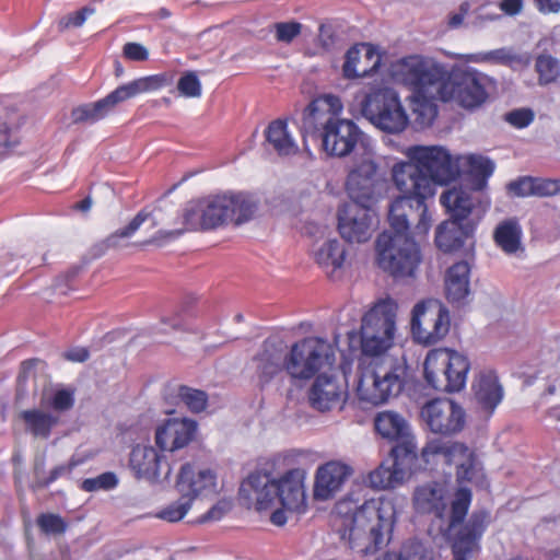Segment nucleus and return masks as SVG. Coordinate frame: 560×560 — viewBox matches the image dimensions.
Masks as SVG:
<instances>
[{"mask_svg":"<svg viewBox=\"0 0 560 560\" xmlns=\"http://www.w3.org/2000/svg\"><path fill=\"white\" fill-rule=\"evenodd\" d=\"M408 161H400L390 170L394 187L399 191L395 199L419 212L416 234L425 235L431 226L427 200L433 198L436 186H444L459 177L458 155H452L443 145H411L405 151Z\"/></svg>","mask_w":560,"mask_h":560,"instance_id":"1","label":"nucleus"},{"mask_svg":"<svg viewBox=\"0 0 560 560\" xmlns=\"http://www.w3.org/2000/svg\"><path fill=\"white\" fill-rule=\"evenodd\" d=\"M395 522V506L384 497L360 502L352 494L339 500L332 526L351 550L361 556L376 553L389 540Z\"/></svg>","mask_w":560,"mask_h":560,"instance_id":"2","label":"nucleus"},{"mask_svg":"<svg viewBox=\"0 0 560 560\" xmlns=\"http://www.w3.org/2000/svg\"><path fill=\"white\" fill-rule=\"evenodd\" d=\"M310 454L289 451L273 455L261 470L252 472L243 482L241 491H250L256 510L271 509L279 502L288 511L302 512L305 506L306 469L301 467Z\"/></svg>","mask_w":560,"mask_h":560,"instance_id":"3","label":"nucleus"},{"mask_svg":"<svg viewBox=\"0 0 560 560\" xmlns=\"http://www.w3.org/2000/svg\"><path fill=\"white\" fill-rule=\"evenodd\" d=\"M371 338L361 329L362 369L357 394L360 400L381 405L397 397L407 383V363L404 357H394L387 350L394 337L374 331Z\"/></svg>","mask_w":560,"mask_h":560,"instance_id":"4","label":"nucleus"},{"mask_svg":"<svg viewBox=\"0 0 560 560\" xmlns=\"http://www.w3.org/2000/svg\"><path fill=\"white\" fill-rule=\"evenodd\" d=\"M392 73L396 81L411 89L409 98L419 124L430 126L438 114L435 102L442 101L443 66L431 58L412 55L394 63Z\"/></svg>","mask_w":560,"mask_h":560,"instance_id":"5","label":"nucleus"},{"mask_svg":"<svg viewBox=\"0 0 560 560\" xmlns=\"http://www.w3.org/2000/svg\"><path fill=\"white\" fill-rule=\"evenodd\" d=\"M407 207L402 199L392 201L389 230L376 240L378 267L395 278L412 277L421 261L420 248L411 237Z\"/></svg>","mask_w":560,"mask_h":560,"instance_id":"6","label":"nucleus"},{"mask_svg":"<svg viewBox=\"0 0 560 560\" xmlns=\"http://www.w3.org/2000/svg\"><path fill=\"white\" fill-rule=\"evenodd\" d=\"M172 82L173 77L166 72L136 79L119 85L104 98L73 108L72 120L75 124H95L113 113L118 104L142 93L159 91Z\"/></svg>","mask_w":560,"mask_h":560,"instance_id":"7","label":"nucleus"},{"mask_svg":"<svg viewBox=\"0 0 560 560\" xmlns=\"http://www.w3.org/2000/svg\"><path fill=\"white\" fill-rule=\"evenodd\" d=\"M359 104L362 116L386 133H400L409 125V117L398 93L387 85L370 86Z\"/></svg>","mask_w":560,"mask_h":560,"instance_id":"8","label":"nucleus"},{"mask_svg":"<svg viewBox=\"0 0 560 560\" xmlns=\"http://www.w3.org/2000/svg\"><path fill=\"white\" fill-rule=\"evenodd\" d=\"M387 179L376 153L366 148L362 154L355 155L346 179V189L355 203L371 207L385 194Z\"/></svg>","mask_w":560,"mask_h":560,"instance_id":"9","label":"nucleus"},{"mask_svg":"<svg viewBox=\"0 0 560 560\" xmlns=\"http://www.w3.org/2000/svg\"><path fill=\"white\" fill-rule=\"evenodd\" d=\"M334 363V346L319 337H305L287 351V374L293 380L308 381Z\"/></svg>","mask_w":560,"mask_h":560,"instance_id":"10","label":"nucleus"},{"mask_svg":"<svg viewBox=\"0 0 560 560\" xmlns=\"http://www.w3.org/2000/svg\"><path fill=\"white\" fill-rule=\"evenodd\" d=\"M493 80L470 67H453L447 80L442 79V102H455L465 109L480 107L488 98Z\"/></svg>","mask_w":560,"mask_h":560,"instance_id":"11","label":"nucleus"},{"mask_svg":"<svg viewBox=\"0 0 560 560\" xmlns=\"http://www.w3.org/2000/svg\"><path fill=\"white\" fill-rule=\"evenodd\" d=\"M203 208L206 229L210 230L229 222L240 225L249 221L257 210V202L244 192H225L203 198Z\"/></svg>","mask_w":560,"mask_h":560,"instance_id":"12","label":"nucleus"},{"mask_svg":"<svg viewBox=\"0 0 560 560\" xmlns=\"http://www.w3.org/2000/svg\"><path fill=\"white\" fill-rule=\"evenodd\" d=\"M450 330L448 310L438 300L419 302L412 310L411 331L415 340L429 346L443 339Z\"/></svg>","mask_w":560,"mask_h":560,"instance_id":"13","label":"nucleus"},{"mask_svg":"<svg viewBox=\"0 0 560 560\" xmlns=\"http://www.w3.org/2000/svg\"><path fill=\"white\" fill-rule=\"evenodd\" d=\"M420 417L428 430L441 435L460 432L466 422L463 407L448 398L429 400L421 407Z\"/></svg>","mask_w":560,"mask_h":560,"instance_id":"14","label":"nucleus"},{"mask_svg":"<svg viewBox=\"0 0 560 560\" xmlns=\"http://www.w3.org/2000/svg\"><path fill=\"white\" fill-rule=\"evenodd\" d=\"M376 432L389 442H394L393 454L402 453L404 459L417 458V443L409 422L393 410L378 412L374 418Z\"/></svg>","mask_w":560,"mask_h":560,"instance_id":"15","label":"nucleus"},{"mask_svg":"<svg viewBox=\"0 0 560 560\" xmlns=\"http://www.w3.org/2000/svg\"><path fill=\"white\" fill-rule=\"evenodd\" d=\"M422 456L425 462L430 456H440L444 463L455 465L458 480L472 481L478 475L476 457L463 443L434 439L423 447Z\"/></svg>","mask_w":560,"mask_h":560,"instance_id":"16","label":"nucleus"},{"mask_svg":"<svg viewBox=\"0 0 560 560\" xmlns=\"http://www.w3.org/2000/svg\"><path fill=\"white\" fill-rule=\"evenodd\" d=\"M250 370L260 387L270 384L283 372L287 373V350L284 345L276 338L266 339L252 358Z\"/></svg>","mask_w":560,"mask_h":560,"instance_id":"17","label":"nucleus"},{"mask_svg":"<svg viewBox=\"0 0 560 560\" xmlns=\"http://www.w3.org/2000/svg\"><path fill=\"white\" fill-rule=\"evenodd\" d=\"M440 202L450 212L451 220L460 223L476 220V225L490 207L488 196H474L460 188L444 191L440 197Z\"/></svg>","mask_w":560,"mask_h":560,"instance_id":"18","label":"nucleus"},{"mask_svg":"<svg viewBox=\"0 0 560 560\" xmlns=\"http://www.w3.org/2000/svg\"><path fill=\"white\" fill-rule=\"evenodd\" d=\"M342 110L340 98L332 94H324L313 100L303 110L301 132L305 136H319L327 130Z\"/></svg>","mask_w":560,"mask_h":560,"instance_id":"19","label":"nucleus"},{"mask_svg":"<svg viewBox=\"0 0 560 560\" xmlns=\"http://www.w3.org/2000/svg\"><path fill=\"white\" fill-rule=\"evenodd\" d=\"M370 207L345 203L338 209V231L349 243H364L373 233V215Z\"/></svg>","mask_w":560,"mask_h":560,"instance_id":"20","label":"nucleus"},{"mask_svg":"<svg viewBox=\"0 0 560 560\" xmlns=\"http://www.w3.org/2000/svg\"><path fill=\"white\" fill-rule=\"evenodd\" d=\"M175 490L194 502L199 498L213 495L217 493V475L209 468L183 464L176 477Z\"/></svg>","mask_w":560,"mask_h":560,"instance_id":"21","label":"nucleus"},{"mask_svg":"<svg viewBox=\"0 0 560 560\" xmlns=\"http://www.w3.org/2000/svg\"><path fill=\"white\" fill-rule=\"evenodd\" d=\"M363 132L349 119L338 117L320 133L323 149L331 156L349 155L357 144L362 141Z\"/></svg>","mask_w":560,"mask_h":560,"instance_id":"22","label":"nucleus"},{"mask_svg":"<svg viewBox=\"0 0 560 560\" xmlns=\"http://www.w3.org/2000/svg\"><path fill=\"white\" fill-rule=\"evenodd\" d=\"M197 430L195 421L185 418H171L158 425L155 443L162 451L175 452L187 446Z\"/></svg>","mask_w":560,"mask_h":560,"instance_id":"23","label":"nucleus"},{"mask_svg":"<svg viewBox=\"0 0 560 560\" xmlns=\"http://www.w3.org/2000/svg\"><path fill=\"white\" fill-rule=\"evenodd\" d=\"M381 59L380 52L373 45L357 44L346 52L342 66L343 77L347 79L368 77L377 70Z\"/></svg>","mask_w":560,"mask_h":560,"instance_id":"24","label":"nucleus"},{"mask_svg":"<svg viewBox=\"0 0 560 560\" xmlns=\"http://www.w3.org/2000/svg\"><path fill=\"white\" fill-rule=\"evenodd\" d=\"M397 303L385 298L378 300L362 317L361 329L371 338L374 331L395 337Z\"/></svg>","mask_w":560,"mask_h":560,"instance_id":"25","label":"nucleus"},{"mask_svg":"<svg viewBox=\"0 0 560 560\" xmlns=\"http://www.w3.org/2000/svg\"><path fill=\"white\" fill-rule=\"evenodd\" d=\"M402 456V453L393 454V451H390V458L370 472L369 482L371 487L389 489L401 483L417 460V458L404 459Z\"/></svg>","mask_w":560,"mask_h":560,"instance_id":"26","label":"nucleus"},{"mask_svg":"<svg viewBox=\"0 0 560 560\" xmlns=\"http://www.w3.org/2000/svg\"><path fill=\"white\" fill-rule=\"evenodd\" d=\"M436 369L446 368V378L439 380V386H446L447 393H456L465 387L470 363L466 355L447 349V354L439 353L433 357Z\"/></svg>","mask_w":560,"mask_h":560,"instance_id":"27","label":"nucleus"},{"mask_svg":"<svg viewBox=\"0 0 560 560\" xmlns=\"http://www.w3.org/2000/svg\"><path fill=\"white\" fill-rule=\"evenodd\" d=\"M413 506L418 513L433 514L443 518L447 508V490L444 482L429 481L413 491Z\"/></svg>","mask_w":560,"mask_h":560,"instance_id":"28","label":"nucleus"},{"mask_svg":"<svg viewBox=\"0 0 560 560\" xmlns=\"http://www.w3.org/2000/svg\"><path fill=\"white\" fill-rule=\"evenodd\" d=\"M487 526L485 513L472 514L453 542L454 560H470L479 551V540Z\"/></svg>","mask_w":560,"mask_h":560,"instance_id":"29","label":"nucleus"},{"mask_svg":"<svg viewBox=\"0 0 560 560\" xmlns=\"http://www.w3.org/2000/svg\"><path fill=\"white\" fill-rule=\"evenodd\" d=\"M352 474V468L341 462L331 460L320 466L316 472L314 494L327 500L340 490Z\"/></svg>","mask_w":560,"mask_h":560,"instance_id":"30","label":"nucleus"},{"mask_svg":"<svg viewBox=\"0 0 560 560\" xmlns=\"http://www.w3.org/2000/svg\"><path fill=\"white\" fill-rule=\"evenodd\" d=\"M345 395V388L335 377L322 373L310 388L308 400L313 408L324 412L337 407Z\"/></svg>","mask_w":560,"mask_h":560,"instance_id":"31","label":"nucleus"},{"mask_svg":"<svg viewBox=\"0 0 560 560\" xmlns=\"http://www.w3.org/2000/svg\"><path fill=\"white\" fill-rule=\"evenodd\" d=\"M129 467L139 479L159 481L162 456L153 446L138 444L131 450Z\"/></svg>","mask_w":560,"mask_h":560,"instance_id":"32","label":"nucleus"},{"mask_svg":"<svg viewBox=\"0 0 560 560\" xmlns=\"http://www.w3.org/2000/svg\"><path fill=\"white\" fill-rule=\"evenodd\" d=\"M475 229L476 220L464 223L453 220L444 221L436 229L435 244L445 253L457 250L467 238L472 236Z\"/></svg>","mask_w":560,"mask_h":560,"instance_id":"33","label":"nucleus"},{"mask_svg":"<svg viewBox=\"0 0 560 560\" xmlns=\"http://www.w3.org/2000/svg\"><path fill=\"white\" fill-rule=\"evenodd\" d=\"M470 266L467 261L452 265L445 275V294L448 302L463 305L470 293Z\"/></svg>","mask_w":560,"mask_h":560,"instance_id":"34","label":"nucleus"},{"mask_svg":"<svg viewBox=\"0 0 560 560\" xmlns=\"http://www.w3.org/2000/svg\"><path fill=\"white\" fill-rule=\"evenodd\" d=\"M19 418L23 422L24 431L39 440L49 439L54 428L60 422L58 415L40 406L21 411Z\"/></svg>","mask_w":560,"mask_h":560,"instance_id":"35","label":"nucleus"},{"mask_svg":"<svg viewBox=\"0 0 560 560\" xmlns=\"http://www.w3.org/2000/svg\"><path fill=\"white\" fill-rule=\"evenodd\" d=\"M475 397L479 406L489 415L503 399V388L492 371H482L472 384Z\"/></svg>","mask_w":560,"mask_h":560,"instance_id":"36","label":"nucleus"},{"mask_svg":"<svg viewBox=\"0 0 560 560\" xmlns=\"http://www.w3.org/2000/svg\"><path fill=\"white\" fill-rule=\"evenodd\" d=\"M459 174L467 173L475 190H482L494 172L492 160L481 154H458Z\"/></svg>","mask_w":560,"mask_h":560,"instance_id":"37","label":"nucleus"},{"mask_svg":"<svg viewBox=\"0 0 560 560\" xmlns=\"http://www.w3.org/2000/svg\"><path fill=\"white\" fill-rule=\"evenodd\" d=\"M346 255L347 250L345 245L336 238L325 241L314 252L316 262L332 279L342 268Z\"/></svg>","mask_w":560,"mask_h":560,"instance_id":"38","label":"nucleus"},{"mask_svg":"<svg viewBox=\"0 0 560 560\" xmlns=\"http://www.w3.org/2000/svg\"><path fill=\"white\" fill-rule=\"evenodd\" d=\"M203 198L188 202L183 209L180 220L183 228L171 231H159L160 237L177 238L185 232L207 230L206 229V217L203 215Z\"/></svg>","mask_w":560,"mask_h":560,"instance_id":"39","label":"nucleus"},{"mask_svg":"<svg viewBox=\"0 0 560 560\" xmlns=\"http://www.w3.org/2000/svg\"><path fill=\"white\" fill-rule=\"evenodd\" d=\"M265 135L267 142L279 155H293L299 150L294 138L288 130L285 120L277 119L271 121L267 127Z\"/></svg>","mask_w":560,"mask_h":560,"instance_id":"40","label":"nucleus"},{"mask_svg":"<svg viewBox=\"0 0 560 560\" xmlns=\"http://www.w3.org/2000/svg\"><path fill=\"white\" fill-rule=\"evenodd\" d=\"M494 243L506 255H514L522 247V228L515 219H508L498 224L493 232Z\"/></svg>","mask_w":560,"mask_h":560,"instance_id":"41","label":"nucleus"},{"mask_svg":"<svg viewBox=\"0 0 560 560\" xmlns=\"http://www.w3.org/2000/svg\"><path fill=\"white\" fill-rule=\"evenodd\" d=\"M454 58L464 60L465 62H487L492 61L500 65L515 67L516 65H527L528 58L522 56H511L505 49H497L489 52H477L469 55H452Z\"/></svg>","mask_w":560,"mask_h":560,"instance_id":"42","label":"nucleus"},{"mask_svg":"<svg viewBox=\"0 0 560 560\" xmlns=\"http://www.w3.org/2000/svg\"><path fill=\"white\" fill-rule=\"evenodd\" d=\"M439 353L447 354V348H440L430 350L424 360V378L432 388L440 392H446V386H439V380L446 378V368L436 369V364L432 361L433 357H438Z\"/></svg>","mask_w":560,"mask_h":560,"instance_id":"43","label":"nucleus"},{"mask_svg":"<svg viewBox=\"0 0 560 560\" xmlns=\"http://www.w3.org/2000/svg\"><path fill=\"white\" fill-rule=\"evenodd\" d=\"M40 407L50 408V412L58 415L70 410L74 405V393L70 389H58L51 396L43 395Z\"/></svg>","mask_w":560,"mask_h":560,"instance_id":"44","label":"nucleus"},{"mask_svg":"<svg viewBox=\"0 0 560 560\" xmlns=\"http://www.w3.org/2000/svg\"><path fill=\"white\" fill-rule=\"evenodd\" d=\"M150 213L145 210H141L137 215L129 222V224L122 229H119L108 235L104 242L107 248L117 247L120 244V240L131 237L140 226L149 219Z\"/></svg>","mask_w":560,"mask_h":560,"instance_id":"45","label":"nucleus"},{"mask_svg":"<svg viewBox=\"0 0 560 560\" xmlns=\"http://www.w3.org/2000/svg\"><path fill=\"white\" fill-rule=\"evenodd\" d=\"M192 504L194 501H191V499L179 494V498L176 501H173L166 506L162 508L156 513V517L170 523L178 522L186 516Z\"/></svg>","mask_w":560,"mask_h":560,"instance_id":"46","label":"nucleus"},{"mask_svg":"<svg viewBox=\"0 0 560 560\" xmlns=\"http://www.w3.org/2000/svg\"><path fill=\"white\" fill-rule=\"evenodd\" d=\"M470 502L471 491L466 487L458 488L452 502L450 527H455L457 524L464 521Z\"/></svg>","mask_w":560,"mask_h":560,"instance_id":"47","label":"nucleus"},{"mask_svg":"<svg viewBox=\"0 0 560 560\" xmlns=\"http://www.w3.org/2000/svg\"><path fill=\"white\" fill-rule=\"evenodd\" d=\"M178 397L191 412H201L207 407L208 396L203 390L180 386Z\"/></svg>","mask_w":560,"mask_h":560,"instance_id":"48","label":"nucleus"},{"mask_svg":"<svg viewBox=\"0 0 560 560\" xmlns=\"http://www.w3.org/2000/svg\"><path fill=\"white\" fill-rule=\"evenodd\" d=\"M536 71L539 74L540 84H549L557 80L560 74V67L551 56L541 55L536 60Z\"/></svg>","mask_w":560,"mask_h":560,"instance_id":"49","label":"nucleus"},{"mask_svg":"<svg viewBox=\"0 0 560 560\" xmlns=\"http://www.w3.org/2000/svg\"><path fill=\"white\" fill-rule=\"evenodd\" d=\"M36 524L45 535H62L68 527L65 518L55 513L39 514L36 518Z\"/></svg>","mask_w":560,"mask_h":560,"instance_id":"50","label":"nucleus"},{"mask_svg":"<svg viewBox=\"0 0 560 560\" xmlns=\"http://www.w3.org/2000/svg\"><path fill=\"white\" fill-rule=\"evenodd\" d=\"M118 485V478L115 472L106 471L94 478H86L81 483V489L86 492H95L100 490H112Z\"/></svg>","mask_w":560,"mask_h":560,"instance_id":"51","label":"nucleus"},{"mask_svg":"<svg viewBox=\"0 0 560 560\" xmlns=\"http://www.w3.org/2000/svg\"><path fill=\"white\" fill-rule=\"evenodd\" d=\"M397 556L400 560H432V551L418 539L406 541Z\"/></svg>","mask_w":560,"mask_h":560,"instance_id":"52","label":"nucleus"},{"mask_svg":"<svg viewBox=\"0 0 560 560\" xmlns=\"http://www.w3.org/2000/svg\"><path fill=\"white\" fill-rule=\"evenodd\" d=\"M177 90L185 97H199L201 95V83L194 71H188L179 78Z\"/></svg>","mask_w":560,"mask_h":560,"instance_id":"53","label":"nucleus"},{"mask_svg":"<svg viewBox=\"0 0 560 560\" xmlns=\"http://www.w3.org/2000/svg\"><path fill=\"white\" fill-rule=\"evenodd\" d=\"M273 31L278 42L290 44L301 34L302 24L295 21L278 22L273 24Z\"/></svg>","mask_w":560,"mask_h":560,"instance_id":"54","label":"nucleus"},{"mask_svg":"<svg viewBox=\"0 0 560 560\" xmlns=\"http://www.w3.org/2000/svg\"><path fill=\"white\" fill-rule=\"evenodd\" d=\"M80 464L79 460L75 458H71L69 463L61 464L59 466H56L52 468L49 472V476L47 478H37L35 481L34 487L35 488H47L49 485L55 482L60 477L70 474L74 467H77Z\"/></svg>","mask_w":560,"mask_h":560,"instance_id":"55","label":"nucleus"},{"mask_svg":"<svg viewBox=\"0 0 560 560\" xmlns=\"http://www.w3.org/2000/svg\"><path fill=\"white\" fill-rule=\"evenodd\" d=\"M13 114L5 107L0 106V155L11 145V128Z\"/></svg>","mask_w":560,"mask_h":560,"instance_id":"56","label":"nucleus"},{"mask_svg":"<svg viewBox=\"0 0 560 560\" xmlns=\"http://www.w3.org/2000/svg\"><path fill=\"white\" fill-rule=\"evenodd\" d=\"M94 12H95L94 8H92V7H84V8H82L79 11L70 13V14L63 16L59 21V28L60 30H66V28L72 27V26L73 27H80V26H82L84 24V22L86 21V18L89 15H92Z\"/></svg>","mask_w":560,"mask_h":560,"instance_id":"57","label":"nucleus"},{"mask_svg":"<svg viewBox=\"0 0 560 560\" xmlns=\"http://www.w3.org/2000/svg\"><path fill=\"white\" fill-rule=\"evenodd\" d=\"M535 177L524 176L508 184V190L517 197L534 196Z\"/></svg>","mask_w":560,"mask_h":560,"instance_id":"58","label":"nucleus"},{"mask_svg":"<svg viewBox=\"0 0 560 560\" xmlns=\"http://www.w3.org/2000/svg\"><path fill=\"white\" fill-rule=\"evenodd\" d=\"M560 194V180L535 177L534 196L550 197Z\"/></svg>","mask_w":560,"mask_h":560,"instance_id":"59","label":"nucleus"},{"mask_svg":"<svg viewBox=\"0 0 560 560\" xmlns=\"http://www.w3.org/2000/svg\"><path fill=\"white\" fill-rule=\"evenodd\" d=\"M533 119L534 114L527 108L514 109L505 115V120L516 128L527 127Z\"/></svg>","mask_w":560,"mask_h":560,"instance_id":"60","label":"nucleus"},{"mask_svg":"<svg viewBox=\"0 0 560 560\" xmlns=\"http://www.w3.org/2000/svg\"><path fill=\"white\" fill-rule=\"evenodd\" d=\"M232 505L226 500L217 502L207 513L201 515L198 520L199 523L220 521L230 510Z\"/></svg>","mask_w":560,"mask_h":560,"instance_id":"61","label":"nucleus"},{"mask_svg":"<svg viewBox=\"0 0 560 560\" xmlns=\"http://www.w3.org/2000/svg\"><path fill=\"white\" fill-rule=\"evenodd\" d=\"M38 363H39V361H37V360H28V361H24L21 364V371H20L19 378H18L19 387H18V393H16V399H21L22 396L24 395L23 389H22L23 384L27 380L35 377L34 370H35V365Z\"/></svg>","mask_w":560,"mask_h":560,"instance_id":"62","label":"nucleus"},{"mask_svg":"<svg viewBox=\"0 0 560 560\" xmlns=\"http://www.w3.org/2000/svg\"><path fill=\"white\" fill-rule=\"evenodd\" d=\"M124 56L132 61H144L149 58L148 49L139 43H127L122 48Z\"/></svg>","mask_w":560,"mask_h":560,"instance_id":"63","label":"nucleus"},{"mask_svg":"<svg viewBox=\"0 0 560 560\" xmlns=\"http://www.w3.org/2000/svg\"><path fill=\"white\" fill-rule=\"evenodd\" d=\"M318 44L325 49L330 50L335 44V36L330 26L320 24L318 28Z\"/></svg>","mask_w":560,"mask_h":560,"instance_id":"64","label":"nucleus"}]
</instances>
